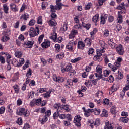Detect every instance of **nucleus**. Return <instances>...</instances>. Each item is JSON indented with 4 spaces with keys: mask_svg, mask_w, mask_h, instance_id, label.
<instances>
[{
    "mask_svg": "<svg viewBox=\"0 0 129 129\" xmlns=\"http://www.w3.org/2000/svg\"><path fill=\"white\" fill-rule=\"evenodd\" d=\"M25 39V36L23 34H20L18 37V40L21 41V42H24Z\"/></svg>",
    "mask_w": 129,
    "mask_h": 129,
    "instance_id": "55",
    "label": "nucleus"
},
{
    "mask_svg": "<svg viewBox=\"0 0 129 129\" xmlns=\"http://www.w3.org/2000/svg\"><path fill=\"white\" fill-rule=\"evenodd\" d=\"M22 55L23 53H22L20 50H17L15 52V56L16 57V58H21Z\"/></svg>",
    "mask_w": 129,
    "mask_h": 129,
    "instance_id": "29",
    "label": "nucleus"
},
{
    "mask_svg": "<svg viewBox=\"0 0 129 129\" xmlns=\"http://www.w3.org/2000/svg\"><path fill=\"white\" fill-rule=\"evenodd\" d=\"M17 114L18 115H24V116H29L30 113L28 110L25 109V108H20L17 111Z\"/></svg>",
    "mask_w": 129,
    "mask_h": 129,
    "instance_id": "4",
    "label": "nucleus"
},
{
    "mask_svg": "<svg viewBox=\"0 0 129 129\" xmlns=\"http://www.w3.org/2000/svg\"><path fill=\"white\" fill-rule=\"evenodd\" d=\"M116 51L120 56H122L124 54V48L121 44L116 46Z\"/></svg>",
    "mask_w": 129,
    "mask_h": 129,
    "instance_id": "5",
    "label": "nucleus"
},
{
    "mask_svg": "<svg viewBox=\"0 0 129 129\" xmlns=\"http://www.w3.org/2000/svg\"><path fill=\"white\" fill-rule=\"evenodd\" d=\"M103 104H104V105H108V104H109V100L108 99H104L103 100Z\"/></svg>",
    "mask_w": 129,
    "mask_h": 129,
    "instance_id": "57",
    "label": "nucleus"
},
{
    "mask_svg": "<svg viewBox=\"0 0 129 129\" xmlns=\"http://www.w3.org/2000/svg\"><path fill=\"white\" fill-rule=\"evenodd\" d=\"M61 109L63 110H66L67 112L70 111V109H69V106L68 105H63L61 106Z\"/></svg>",
    "mask_w": 129,
    "mask_h": 129,
    "instance_id": "38",
    "label": "nucleus"
},
{
    "mask_svg": "<svg viewBox=\"0 0 129 129\" xmlns=\"http://www.w3.org/2000/svg\"><path fill=\"white\" fill-rule=\"evenodd\" d=\"M108 43H109V45L111 47V48H112V49H114L115 45H114V43H113V39H109Z\"/></svg>",
    "mask_w": 129,
    "mask_h": 129,
    "instance_id": "28",
    "label": "nucleus"
},
{
    "mask_svg": "<svg viewBox=\"0 0 129 129\" xmlns=\"http://www.w3.org/2000/svg\"><path fill=\"white\" fill-rule=\"evenodd\" d=\"M3 10L5 14H8L9 13V6L8 5L4 4L3 5Z\"/></svg>",
    "mask_w": 129,
    "mask_h": 129,
    "instance_id": "30",
    "label": "nucleus"
},
{
    "mask_svg": "<svg viewBox=\"0 0 129 129\" xmlns=\"http://www.w3.org/2000/svg\"><path fill=\"white\" fill-rule=\"evenodd\" d=\"M34 40L27 41L23 44V47L24 48H32L33 45H34Z\"/></svg>",
    "mask_w": 129,
    "mask_h": 129,
    "instance_id": "11",
    "label": "nucleus"
},
{
    "mask_svg": "<svg viewBox=\"0 0 129 129\" xmlns=\"http://www.w3.org/2000/svg\"><path fill=\"white\" fill-rule=\"evenodd\" d=\"M118 10H122V9H124V3H122L117 7Z\"/></svg>",
    "mask_w": 129,
    "mask_h": 129,
    "instance_id": "61",
    "label": "nucleus"
},
{
    "mask_svg": "<svg viewBox=\"0 0 129 129\" xmlns=\"http://www.w3.org/2000/svg\"><path fill=\"white\" fill-rule=\"evenodd\" d=\"M73 83L72 82V80L71 79H68L67 81V83L66 84V88H69L71 86H72Z\"/></svg>",
    "mask_w": 129,
    "mask_h": 129,
    "instance_id": "24",
    "label": "nucleus"
},
{
    "mask_svg": "<svg viewBox=\"0 0 129 129\" xmlns=\"http://www.w3.org/2000/svg\"><path fill=\"white\" fill-rule=\"evenodd\" d=\"M35 24H36V20H35L34 19H31L29 21L28 25H29V26H34L35 25Z\"/></svg>",
    "mask_w": 129,
    "mask_h": 129,
    "instance_id": "58",
    "label": "nucleus"
},
{
    "mask_svg": "<svg viewBox=\"0 0 129 129\" xmlns=\"http://www.w3.org/2000/svg\"><path fill=\"white\" fill-rule=\"evenodd\" d=\"M12 64L15 66V67H18L19 66H21L20 65L19 62H18V61H17V59H13V60L12 61Z\"/></svg>",
    "mask_w": 129,
    "mask_h": 129,
    "instance_id": "49",
    "label": "nucleus"
},
{
    "mask_svg": "<svg viewBox=\"0 0 129 129\" xmlns=\"http://www.w3.org/2000/svg\"><path fill=\"white\" fill-rule=\"evenodd\" d=\"M100 46H101L100 49H97L96 50H99V53H104L105 52V43L104 41L100 40L99 41Z\"/></svg>",
    "mask_w": 129,
    "mask_h": 129,
    "instance_id": "7",
    "label": "nucleus"
},
{
    "mask_svg": "<svg viewBox=\"0 0 129 129\" xmlns=\"http://www.w3.org/2000/svg\"><path fill=\"white\" fill-rule=\"evenodd\" d=\"M61 0H56V5L55 6H57L60 9H61V7L63 5V4L61 3Z\"/></svg>",
    "mask_w": 129,
    "mask_h": 129,
    "instance_id": "53",
    "label": "nucleus"
},
{
    "mask_svg": "<svg viewBox=\"0 0 129 129\" xmlns=\"http://www.w3.org/2000/svg\"><path fill=\"white\" fill-rule=\"evenodd\" d=\"M49 25H50V26H56V25H57V22L56 21L52 20L49 22Z\"/></svg>",
    "mask_w": 129,
    "mask_h": 129,
    "instance_id": "63",
    "label": "nucleus"
},
{
    "mask_svg": "<svg viewBox=\"0 0 129 129\" xmlns=\"http://www.w3.org/2000/svg\"><path fill=\"white\" fill-rule=\"evenodd\" d=\"M61 72L64 73V72H69V74L71 76V75H74L76 72L74 70L72 69V65L71 64H69L66 66V68H61Z\"/></svg>",
    "mask_w": 129,
    "mask_h": 129,
    "instance_id": "1",
    "label": "nucleus"
},
{
    "mask_svg": "<svg viewBox=\"0 0 129 129\" xmlns=\"http://www.w3.org/2000/svg\"><path fill=\"white\" fill-rule=\"evenodd\" d=\"M64 56V52H61L56 55V59H57V60H61Z\"/></svg>",
    "mask_w": 129,
    "mask_h": 129,
    "instance_id": "31",
    "label": "nucleus"
},
{
    "mask_svg": "<svg viewBox=\"0 0 129 129\" xmlns=\"http://www.w3.org/2000/svg\"><path fill=\"white\" fill-rule=\"evenodd\" d=\"M109 73H110V71L105 70L103 71V75L105 77H108L109 76Z\"/></svg>",
    "mask_w": 129,
    "mask_h": 129,
    "instance_id": "54",
    "label": "nucleus"
},
{
    "mask_svg": "<svg viewBox=\"0 0 129 129\" xmlns=\"http://www.w3.org/2000/svg\"><path fill=\"white\" fill-rule=\"evenodd\" d=\"M2 55H6V58H7V63H9V62H10V59H11L12 58V56L11 55H10L8 53H4V52H1Z\"/></svg>",
    "mask_w": 129,
    "mask_h": 129,
    "instance_id": "33",
    "label": "nucleus"
},
{
    "mask_svg": "<svg viewBox=\"0 0 129 129\" xmlns=\"http://www.w3.org/2000/svg\"><path fill=\"white\" fill-rule=\"evenodd\" d=\"M91 113H92V109H88L87 111H85L84 114L86 117H88L91 115Z\"/></svg>",
    "mask_w": 129,
    "mask_h": 129,
    "instance_id": "22",
    "label": "nucleus"
},
{
    "mask_svg": "<svg viewBox=\"0 0 129 129\" xmlns=\"http://www.w3.org/2000/svg\"><path fill=\"white\" fill-rule=\"evenodd\" d=\"M26 76L27 77H31L32 76V70L31 69H29L26 74Z\"/></svg>",
    "mask_w": 129,
    "mask_h": 129,
    "instance_id": "62",
    "label": "nucleus"
},
{
    "mask_svg": "<svg viewBox=\"0 0 129 129\" xmlns=\"http://www.w3.org/2000/svg\"><path fill=\"white\" fill-rule=\"evenodd\" d=\"M121 29H122V27L120 24H117L115 27V30L116 32H119Z\"/></svg>",
    "mask_w": 129,
    "mask_h": 129,
    "instance_id": "47",
    "label": "nucleus"
},
{
    "mask_svg": "<svg viewBox=\"0 0 129 129\" xmlns=\"http://www.w3.org/2000/svg\"><path fill=\"white\" fill-rule=\"evenodd\" d=\"M85 42L87 46H88V47H90V46H91V39H90V38H86L85 39Z\"/></svg>",
    "mask_w": 129,
    "mask_h": 129,
    "instance_id": "36",
    "label": "nucleus"
},
{
    "mask_svg": "<svg viewBox=\"0 0 129 129\" xmlns=\"http://www.w3.org/2000/svg\"><path fill=\"white\" fill-rule=\"evenodd\" d=\"M116 85H113L110 90L109 94H112L114 91H116L117 90V89L116 88Z\"/></svg>",
    "mask_w": 129,
    "mask_h": 129,
    "instance_id": "34",
    "label": "nucleus"
},
{
    "mask_svg": "<svg viewBox=\"0 0 129 129\" xmlns=\"http://www.w3.org/2000/svg\"><path fill=\"white\" fill-rule=\"evenodd\" d=\"M50 13H55L56 11L57 10H61V8L59 7H58V6H56V5L54 6V5H50Z\"/></svg>",
    "mask_w": 129,
    "mask_h": 129,
    "instance_id": "16",
    "label": "nucleus"
},
{
    "mask_svg": "<svg viewBox=\"0 0 129 129\" xmlns=\"http://www.w3.org/2000/svg\"><path fill=\"white\" fill-rule=\"evenodd\" d=\"M41 46L43 49H47V48L49 47V41L47 40L43 42L41 44Z\"/></svg>",
    "mask_w": 129,
    "mask_h": 129,
    "instance_id": "26",
    "label": "nucleus"
},
{
    "mask_svg": "<svg viewBox=\"0 0 129 129\" xmlns=\"http://www.w3.org/2000/svg\"><path fill=\"white\" fill-rule=\"evenodd\" d=\"M15 93L18 94L20 92V87L18 85H15L13 86Z\"/></svg>",
    "mask_w": 129,
    "mask_h": 129,
    "instance_id": "37",
    "label": "nucleus"
},
{
    "mask_svg": "<svg viewBox=\"0 0 129 129\" xmlns=\"http://www.w3.org/2000/svg\"><path fill=\"white\" fill-rule=\"evenodd\" d=\"M50 39H52L53 41H56V39H57V33L54 32L52 33L50 37Z\"/></svg>",
    "mask_w": 129,
    "mask_h": 129,
    "instance_id": "45",
    "label": "nucleus"
},
{
    "mask_svg": "<svg viewBox=\"0 0 129 129\" xmlns=\"http://www.w3.org/2000/svg\"><path fill=\"white\" fill-rule=\"evenodd\" d=\"M37 23L38 25H42L43 24V20L41 16H39L37 19Z\"/></svg>",
    "mask_w": 129,
    "mask_h": 129,
    "instance_id": "46",
    "label": "nucleus"
},
{
    "mask_svg": "<svg viewBox=\"0 0 129 129\" xmlns=\"http://www.w3.org/2000/svg\"><path fill=\"white\" fill-rule=\"evenodd\" d=\"M85 47V44L82 41H79L78 42V49L80 50H83Z\"/></svg>",
    "mask_w": 129,
    "mask_h": 129,
    "instance_id": "21",
    "label": "nucleus"
},
{
    "mask_svg": "<svg viewBox=\"0 0 129 129\" xmlns=\"http://www.w3.org/2000/svg\"><path fill=\"white\" fill-rule=\"evenodd\" d=\"M101 116L102 117H103V116H104L105 117H107V116H108V112H107L106 110L103 109L102 113L101 114Z\"/></svg>",
    "mask_w": 129,
    "mask_h": 129,
    "instance_id": "42",
    "label": "nucleus"
},
{
    "mask_svg": "<svg viewBox=\"0 0 129 129\" xmlns=\"http://www.w3.org/2000/svg\"><path fill=\"white\" fill-rule=\"evenodd\" d=\"M54 107L55 109H57V110H58V111H61V107H62V106H61V104H60L59 103H56L54 104Z\"/></svg>",
    "mask_w": 129,
    "mask_h": 129,
    "instance_id": "32",
    "label": "nucleus"
},
{
    "mask_svg": "<svg viewBox=\"0 0 129 129\" xmlns=\"http://www.w3.org/2000/svg\"><path fill=\"white\" fill-rule=\"evenodd\" d=\"M52 79L55 82H58L59 83H62L64 82V78L61 77H57L56 75H53L52 76Z\"/></svg>",
    "mask_w": 129,
    "mask_h": 129,
    "instance_id": "10",
    "label": "nucleus"
},
{
    "mask_svg": "<svg viewBox=\"0 0 129 129\" xmlns=\"http://www.w3.org/2000/svg\"><path fill=\"white\" fill-rule=\"evenodd\" d=\"M82 25L83 27H84V28H86V29H87V30L90 29V27H91V26L90 25V24H86V23H85L83 22H82Z\"/></svg>",
    "mask_w": 129,
    "mask_h": 129,
    "instance_id": "43",
    "label": "nucleus"
},
{
    "mask_svg": "<svg viewBox=\"0 0 129 129\" xmlns=\"http://www.w3.org/2000/svg\"><path fill=\"white\" fill-rule=\"evenodd\" d=\"M100 124V120L99 118H97L95 121L93 119L89 121V125L91 128H94V126H98Z\"/></svg>",
    "mask_w": 129,
    "mask_h": 129,
    "instance_id": "3",
    "label": "nucleus"
},
{
    "mask_svg": "<svg viewBox=\"0 0 129 129\" xmlns=\"http://www.w3.org/2000/svg\"><path fill=\"white\" fill-rule=\"evenodd\" d=\"M104 129H113L111 123H109V121H106L105 123Z\"/></svg>",
    "mask_w": 129,
    "mask_h": 129,
    "instance_id": "20",
    "label": "nucleus"
},
{
    "mask_svg": "<svg viewBox=\"0 0 129 129\" xmlns=\"http://www.w3.org/2000/svg\"><path fill=\"white\" fill-rule=\"evenodd\" d=\"M101 111H100V109L95 108L94 109V112L95 114V115H99L100 114V112Z\"/></svg>",
    "mask_w": 129,
    "mask_h": 129,
    "instance_id": "50",
    "label": "nucleus"
},
{
    "mask_svg": "<svg viewBox=\"0 0 129 129\" xmlns=\"http://www.w3.org/2000/svg\"><path fill=\"white\" fill-rule=\"evenodd\" d=\"M81 117L79 115L75 116L74 119V122L77 126H80V121H81Z\"/></svg>",
    "mask_w": 129,
    "mask_h": 129,
    "instance_id": "9",
    "label": "nucleus"
},
{
    "mask_svg": "<svg viewBox=\"0 0 129 129\" xmlns=\"http://www.w3.org/2000/svg\"><path fill=\"white\" fill-rule=\"evenodd\" d=\"M80 60H81V58L80 57H78L75 59H71L70 61L71 63H77V62H79Z\"/></svg>",
    "mask_w": 129,
    "mask_h": 129,
    "instance_id": "40",
    "label": "nucleus"
},
{
    "mask_svg": "<svg viewBox=\"0 0 129 129\" xmlns=\"http://www.w3.org/2000/svg\"><path fill=\"white\" fill-rule=\"evenodd\" d=\"M103 36L105 37H108L109 36V31L107 29L103 31Z\"/></svg>",
    "mask_w": 129,
    "mask_h": 129,
    "instance_id": "48",
    "label": "nucleus"
},
{
    "mask_svg": "<svg viewBox=\"0 0 129 129\" xmlns=\"http://www.w3.org/2000/svg\"><path fill=\"white\" fill-rule=\"evenodd\" d=\"M40 34V30H39V27H36L35 29L34 28L31 27L29 31L30 37L34 38L36 36H38Z\"/></svg>",
    "mask_w": 129,
    "mask_h": 129,
    "instance_id": "2",
    "label": "nucleus"
},
{
    "mask_svg": "<svg viewBox=\"0 0 129 129\" xmlns=\"http://www.w3.org/2000/svg\"><path fill=\"white\" fill-rule=\"evenodd\" d=\"M35 95V91H32L28 92V97L29 98H33Z\"/></svg>",
    "mask_w": 129,
    "mask_h": 129,
    "instance_id": "52",
    "label": "nucleus"
},
{
    "mask_svg": "<svg viewBox=\"0 0 129 129\" xmlns=\"http://www.w3.org/2000/svg\"><path fill=\"white\" fill-rule=\"evenodd\" d=\"M66 49L70 52H73V42L70 41L66 45Z\"/></svg>",
    "mask_w": 129,
    "mask_h": 129,
    "instance_id": "13",
    "label": "nucleus"
},
{
    "mask_svg": "<svg viewBox=\"0 0 129 129\" xmlns=\"http://www.w3.org/2000/svg\"><path fill=\"white\" fill-rule=\"evenodd\" d=\"M9 7L11 10H12L13 12H18V7H17V5L15 3H11L9 5Z\"/></svg>",
    "mask_w": 129,
    "mask_h": 129,
    "instance_id": "14",
    "label": "nucleus"
},
{
    "mask_svg": "<svg viewBox=\"0 0 129 129\" xmlns=\"http://www.w3.org/2000/svg\"><path fill=\"white\" fill-rule=\"evenodd\" d=\"M55 51L57 53H58V52H60V49H61V46L59 44H56L55 45Z\"/></svg>",
    "mask_w": 129,
    "mask_h": 129,
    "instance_id": "51",
    "label": "nucleus"
},
{
    "mask_svg": "<svg viewBox=\"0 0 129 129\" xmlns=\"http://www.w3.org/2000/svg\"><path fill=\"white\" fill-rule=\"evenodd\" d=\"M43 39H44V35L42 34L41 35H40L38 39V41L39 44H41V43H42V42H43Z\"/></svg>",
    "mask_w": 129,
    "mask_h": 129,
    "instance_id": "56",
    "label": "nucleus"
},
{
    "mask_svg": "<svg viewBox=\"0 0 129 129\" xmlns=\"http://www.w3.org/2000/svg\"><path fill=\"white\" fill-rule=\"evenodd\" d=\"M116 75L118 79H122V78H123V74H122V73L121 72L120 73L119 71H118Z\"/></svg>",
    "mask_w": 129,
    "mask_h": 129,
    "instance_id": "35",
    "label": "nucleus"
},
{
    "mask_svg": "<svg viewBox=\"0 0 129 129\" xmlns=\"http://www.w3.org/2000/svg\"><path fill=\"white\" fill-rule=\"evenodd\" d=\"M125 13H126V11H125V10H121L118 12V17L117 18V20L119 24H121L123 22V17L121 14H125Z\"/></svg>",
    "mask_w": 129,
    "mask_h": 129,
    "instance_id": "6",
    "label": "nucleus"
},
{
    "mask_svg": "<svg viewBox=\"0 0 129 129\" xmlns=\"http://www.w3.org/2000/svg\"><path fill=\"white\" fill-rule=\"evenodd\" d=\"M48 120V117L44 116L42 118V119L40 118L39 121H40L42 124H44Z\"/></svg>",
    "mask_w": 129,
    "mask_h": 129,
    "instance_id": "39",
    "label": "nucleus"
},
{
    "mask_svg": "<svg viewBox=\"0 0 129 129\" xmlns=\"http://www.w3.org/2000/svg\"><path fill=\"white\" fill-rule=\"evenodd\" d=\"M108 22H109V23H111L112 22H113V21H114V17L111 16V15H109L108 16Z\"/></svg>",
    "mask_w": 129,
    "mask_h": 129,
    "instance_id": "59",
    "label": "nucleus"
},
{
    "mask_svg": "<svg viewBox=\"0 0 129 129\" xmlns=\"http://www.w3.org/2000/svg\"><path fill=\"white\" fill-rule=\"evenodd\" d=\"M30 18V15L28 13H24L22 14L20 16V20L22 21H27Z\"/></svg>",
    "mask_w": 129,
    "mask_h": 129,
    "instance_id": "15",
    "label": "nucleus"
},
{
    "mask_svg": "<svg viewBox=\"0 0 129 129\" xmlns=\"http://www.w3.org/2000/svg\"><path fill=\"white\" fill-rule=\"evenodd\" d=\"M34 101H35V104L36 105H40V106H45L46 105V102L45 101H43L42 102V99H34Z\"/></svg>",
    "mask_w": 129,
    "mask_h": 129,
    "instance_id": "12",
    "label": "nucleus"
},
{
    "mask_svg": "<svg viewBox=\"0 0 129 129\" xmlns=\"http://www.w3.org/2000/svg\"><path fill=\"white\" fill-rule=\"evenodd\" d=\"M77 33H78L77 30H76L74 29L72 30L71 33L69 34V38L73 39V38L75 37V35H77Z\"/></svg>",
    "mask_w": 129,
    "mask_h": 129,
    "instance_id": "19",
    "label": "nucleus"
},
{
    "mask_svg": "<svg viewBox=\"0 0 129 129\" xmlns=\"http://www.w3.org/2000/svg\"><path fill=\"white\" fill-rule=\"evenodd\" d=\"M92 21L94 23H97L99 21V14H96L93 18Z\"/></svg>",
    "mask_w": 129,
    "mask_h": 129,
    "instance_id": "27",
    "label": "nucleus"
},
{
    "mask_svg": "<svg viewBox=\"0 0 129 129\" xmlns=\"http://www.w3.org/2000/svg\"><path fill=\"white\" fill-rule=\"evenodd\" d=\"M26 84H28V83H29L30 86H35L36 85V82L34 80H31L30 81L29 79L27 78L26 80Z\"/></svg>",
    "mask_w": 129,
    "mask_h": 129,
    "instance_id": "23",
    "label": "nucleus"
},
{
    "mask_svg": "<svg viewBox=\"0 0 129 129\" xmlns=\"http://www.w3.org/2000/svg\"><path fill=\"white\" fill-rule=\"evenodd\" d=\"M120 121H122V122H124V123H127L128 122V118L126 117H121L120 119Z\"/></svg>",
    "mask_w": 129,
    "mask_h": 129,
    "instance_id": "44",
    "label": "nucleus"
},
{
    "mask_svg": "<svg viewBox=\"0 0 129 129\" xmlns=\"http://www.w3.org/2000/svg\"><path fill=\"white\" fill-rule=\"evenodd\" d=\"M9 40H10V36L9 35L7 34H4V36H3L1 39L2 42H7V41H9Z\"/></svg>",
    "mask_w": 129,
    "mask_h": 129,
    "instance_id": "25",
    "label": "nucleus"
},
{
    "mask_svg": "<svg viewBox=\"0 0 129 129\" xmlns=\"http://www.w3.org/2000/svg\"><path fill=\"white\" fill-rule=\"evenodd\" d=\"M96 53L97 55L94 56L93 60L96 62H99L102 60L101 56H102V54L101 53H99V50H96Z\"/></svg>",
    "mask_w": 129,
    "mask_h": 129,
    "instance_id": "8",
    "label": "nucleus"
},
{
    "mask_svg": "<svg viewBox=\"0 0 129 129\" xmlns=\"http://www.w3.org/2000/svg\"><path fill=\"white\" fill-rule=\"evenodd\" d=\"M106 20H107V15L105 14L104 15H102L101 16V24L104 25L106 22Z\"/></svg>",
    "mask_w": 129,
    "mask_h": 129,
    "instance_id": "17",
    "label": "nucleus"
},
{
    "mask_svg": "<svg viewBox=\"0 0 129 129\" xmlns=\"http://www.w3.org/2000/svg\"><path fill=\"white\" fill-rule=\"evenodd\" d=\"M102 69H103V67L101 65H98L96 67L95 71L97 73H99V74H102Z\"/></svg>",
    "mask_w": 129,
    "mask_h": 129,
    "instance_id": "18",
    "label": "nucleus"
},
{
    "mask_svg": "<svg viewBox=\"0 0 129 129\" xmlns=\"http://www.w3.org/2000/svg\"><path fill=\"white\" fill-rule=\"evenodd\" d=\"M30 66V62L29 61H27L25 64L23 66V70H26L28 67Z\"/></svg>",
    "mask_w": 129,
    "mask_h": 129,
    "instance_id": "60",
    "label": "nucleus"
},
{
    "mask_svg": "<svg viewBox=\"0 0 129 129\" xmlns=\"http://www.w3.org/2000/svg\"><path fill=\"white\" fill-rule=\"evenodd\" d=\"M68 24H67V23H65L63 24L62 28L61 29V31H66L68 28Z\"/></svg>",
    "mask_w": 129,
    "mask_h": 129,
    "instance_id": "64",
    "label": "nucleus"
},
{
    "mask_svg": "<svg viewBox=\"0 0 129 129\" xmlns=\"http://www.w3.org/2000/svg\"><path fill=\"white\" fill-rule=\"evenodd\" d=\"M96 33H97V29L96 28H94L93 31L90 33L92 38L93 39V38H94V35H95Z\"/></svg>",
    "mask_w": 129,
    "mask_h": 129,
    "instance_id": "41",
    "label": "nucleus"
}]
</instances>
